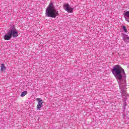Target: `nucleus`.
Here are the masks:
<instances>
[{
	"mask_svg": "<svg viewBox=\"0 0 129 129\" xmlns=\"http://www.w3.org/2000/svg\"><path fill=\"white\" fill-rule=\"evenodd\" d=\"M121 72H123V74L125 73L123 69L119 65L115 66L112 70V73L118 80H121L122 79Z\"/></svg>",
	"mask_w": 129,
	"mask_h": 129,
	"instance_id": "2",
	"label": "nucleus"
},
{
	"mask_svg": "<svg viewBox=\"0 0 129 129\" xmlns=\"http://www.w3.org/2000/svg\"><path fill=\"white\" fill-rule=\"evenodd\" d=\"M9 32L11 33V36H12L13 38H17V37L19 36L18 31H16L15 29H11L9 31Z\"/></svg>",
	"mask_w": 129,
	"mask_h": 129,
	"instance_id": "5",
	"label": "nucleus"
},
{
	"mask_svg": "<svg viewBox=\"0 0 129 129\" xmlns=\"http://www.w3.org/2000/svg\"><path fill=\"white\" fill-rule=\"evenodd\" d=\"M63 9L64 10H65V11L68 12V13H73L74 9L70 7V6H69V4L68 3L64 4Z\"/></svg>",
	"mask_w": 129,
	"mask_h": 129,
	"instance_id": "3",
	"label": "nucleus"
},
{
	"mask_svg": "<svg viewBox=\"0 0 129 129\" xmlns=\"http://www.w3.org/2000/svg\"><path fill=\"white\" fill-rule=\"evenodd\" d=\"M1 71L2 72L6 71V66H5V64H2L1 66Z\"/></svg>",
	"mask_w": 129,
	"mask_h": 129,
	"instance_id": "7",
	"label": "nucleus"
},
{
	"mask_svg": "<svg viewBox=\"0 0 129 129\" xmlns=\"http://www.w3.org/2000/svg\"><path fill=\"white\" fill-rule=\"evenodd\" d=\"M37 101L38 102V104L37 105V109H38V110H39L40 109V108H41V107H42V106H43L42 104H43V100H42V99L41 98H37L36 99Z\"/></svg>",
	"mask_w": 129,
	"mask_h": 129,
	"instance_id": "4",
	"label": "nucleus"
},
{
	"mask_svg": "<svg viewBox=\"0 0 129 129\" xmlns=\"http://www.w3.org/2000/svg\"><path fill=\"white\" fill-rule=\"evenodd\" d=\"M11 38H12V33H11V32L9 31L8 33L5 35L4 40H6V41H9V40H11Z\"/></svg>",
	"mask_w": 129,
	"mask_h": 129,
	"instance_id": "6",
	"label": "nucleus"
},
{
	"mask_svg": "<svg viewBox=\"0 0 129 129\" xmlns=\"http://www.w3.org/2000/svg\"><path fill=\"white\" fill-rule=\"evenodd\" d=\"M122 28H123V30H124L125 33H127V30H126V28H125V26H123Z\"/></svg>",
	"mask_w": 129,
	"mask_h": 129,
	"instance_id": "9",
	"label": "nucleus"
},
{
	"mask_svg": "<svg viewBox=\"0 0 129 129\" xmlns=\"http://www.w3.org/2000/svg\"><path fill=\"white\" fill-rule=\"evenodd\" d=\"M127 37V35H125L123 37V40H126V38Z\"/></svg>",
	"mask_w": 129,
	"mask_h": 129,
	"instance_id": "10",
	"label": "nucleus"
},
{
	"mask_svg": "<svg viewBox=\"0 0 129 129\" xmlns=\"http://www.w3.org/2000/svg\"><path fill=\"white\" fill-rule=\"evenodd\" d=\"M126 40H127V41H129V37L127 36Z\"/></svg>",
	"mask_w": 129,
	"mask_h": 129,
	"instance_id": "11",
	"label": "nucleus"
},
{
	"mask_svg": "<svg viewBox=\"0 0 129 129\" xmlns=\"http://www.w3.org/2000/svg\"><path fill=\"white\" fill-rule=\"evenodd\" d=\"M27 93H28V92L27 91H23L21 95V96H22V97H24V96H25Z\"/></svg>",
	"mask_w": 129,
	"mask_h": 129,
	"instance_id": "8",
	"label": "nucleus"
},
{
	"mask_svg": "<svg viewBox=\"0 0 129 129\" xmlns=\"http://www.w3.org/2000/svg\"><path fill=\"white\" fill-rule=\"evenodd\" d=\"M45 15L46 17H48V18H55L56 17L59 16V12H58V11L55 8V6L53 3L50 2L48 6V7L46 10Z\"/></svg>",
	"mask_w": 129,
	"mask_h": 129,
	"instance_id": "1",
	"label": "nucleus"
},
{
	"mask_svg": "<svg viewBox=\"0 0 129 129\" xmlns=\"http://www.w3.org/2000/svg\"><path fill=\"white\" fill-rule=\"evenodd\" d=\"M122 95H124V94H123Z\"/></svg>",
	"mask_w": 129,
	"mask_h": 129,
	"instance_id": "12",
	"label": "nucleus"
}]
</instances>
